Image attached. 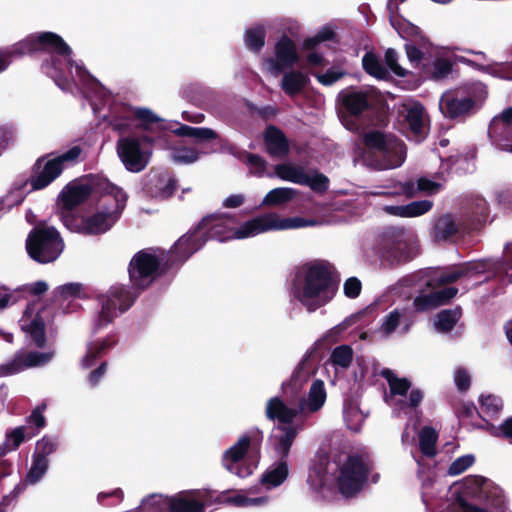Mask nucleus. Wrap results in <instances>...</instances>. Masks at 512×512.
I'll list each match as a JSON object with an SVG mask.
<instances>
[{
    "label": "nucleus",
    "mask_w": 512,
    "mask_h": 512,
    "mask_svg": "<svg viewBox=\"0 0 512 512\" xmlns=\"http://www.w3.org/2000/svg\"><path fill=\"white\" fill-rule=\"evenodd\" d=\"M299 61L296 44L287 36L283 34L275 45V69L281 71L286 68H291Z\"/></svg>",
    "instance_id": "obj_25"
},
{
    "label": "nucleus",
    "mask_w": 512,
    "mask_h": 512,
    "mask_svg": "<svg viewBox=\"0 0 512 512\" xmlns=\"http://www.w3.org/2000/svg\"><path fill=\"white\" fill-rule=\"evenodd\" d=\"M194 234L195 228L180 237L174 246L169 251H166V253L169 254V263L171 267L183 264L189 257L206 244L204 238L197 239Z\"/></svg>",
    "instance_id": "obj_20"
},
{
    "label": "nucleus",
    "mask_w": 512,
    "mask_h": 512,
    "mask_svg": "<svg viewBox=\"0 0 512 512\" xmlns=\"http://www.w3.org/2000/svg\"><path fill=\"white\" fill-rule=\"evenodd\" d=\"M433 207L431 200H418L404 205V218L419 217L429 212Z\"/></svg>",
    "instance_id": "obj_56"
},
{
    "label": "nucleus",
    "mask_w": 512,
    "mask_h": 512,
    "mask_svg": "<svg viewBox=\"0 0 512 512\" xmlns=\"http://www.w3.org/2000/svg\"><path fill=\"white\" fill-rule=\"evenodd\" d=\"M258 489L256 487H251L245 490L236 491L231 496H225V493L222 494V502L226 504H230L236 507H260L265 506L269 502V497L267 496H255Z\"/></svg>",
    "instance_id": "obj_29"
},
{
    "label": "nucleus",
    "mask_w": 512,
    "mask_h": 512,
    "mask_svg": "<svg viewBox=\"0 0 512 512\" xmlns=\"http://www.w3.org/2000/svg\"><path fill=\"white\" fill-rule=\"evenodd\" d=\"M364 148L356 153L367 167L389 170L400 167L406 159L405 144L392 134L371 130L363 134Z\"/></svg>",
    "instance_id": "obj_6"
},
{
    "label": "nucleus",
    "mask_w": 512,
    "mask_h": 512,
    "mask_svg": "<svg viewBox=\"0 0 512 512\" xmlns=\"http://www.w3.org/2000/svg\"><path fill=\"white\" fill-rule=\"evenodd\" d=\"M81 145H73L58 153L37 159L29 178L31 190H41L55 181L64 170L71 168L85 159Z\"/></svg>",
    "instance_id": "obj_8"
},
{
    "label": "nucleus",
    "mask_w": 512,
    "mask_h": 512,
    "mask_svg": "<svg viewBox=\"0 0 512 512\" xmlns=\"http://www.w3.org/2000/svg\"><path fill=\"white\" fill-rule=\"evenodd\" d=\"M461 316L459 309L443 310L439 312L434 321L435 330L438 332H449L453 329Z\"/></svg>",
    "instance_id": "obj_47"
},
{
    "label": "nucleus",
    "mask_w": 512,
    "mask_h": 512,
    "mask_svg": "<svg viewBox=\"0 0 512 512\" xmlns=\"http://www.w3.org/2000/svg\"><path fill=\"white\" fill-rule=\"evenodd\" d=\"M48 468L49 459L37 458L32 456L31 467L28 470L24 481L16 485L11 494L9 495L10 500L12 501L20 493H22L26 489L27 485L37 484L45 476Z\"/></svg>",
    "instance_id": "obj_30"
},
{
    "label": "nucleus",
    "mask_w": 512,
    "mask_h": 512,
    "mask_svg": "<svg viewBox=\"0 0 512 512\" xmlns=\"http://www.w3.org/2000/svg\"><path fill=\"white\" fill-rule=\"evenodd\" d=\"M404 117L408 124V138L421 142L426 137V113L422 104L411 102L403 105Z\"/></svg>",
    "instance_id": "obj_21"
},
{
    "label": "nucleus",
    "mask_w": 512,
    "mask_h": 512,
    "mask_svg": "<svg viewBox=\"0 0 512 512\" xmlns=\"http://www.w3.org/2000/svg\"><path fill=\"white\" fill-rule=\"evenodd\" d=\"M138 121V126L143 130H152L154 126H160L162 119L151 109L145 107H131V113Z\"/></svg>",
    "instance_id": "obj_43"
},
{
    "label": "nucleus",
    "mask_w": 512,
    "mask_h": 512,
    "mask_svg": "<svg viewBox=\"0 0 512 512\" xmlns=\"http://www.w3.org/2000/svg\"><path fill=\"white\" fill-rule=\"evenodd\" d=\"M26 437V427L18 426L13 429H9L5 433V440L0 445V456H4L8 452L15 451Z\"/></svg>",
    "instance_id": "obj_42"
},
{
    "label": "nucleus",
    "mask_w": 512,
    "mask_h": 512,
    "mask_svg": "<svg viewBox=\"0 0 512 512\" xmlns=\"http://www.w3.org/2000/svg\"><path fill=\"white\" fill-rule=\"evenodd\" d=\"M171 505L172 497L151 494L142 500L140 508L147 512H171Z\"/></svg>",
    "instance_id": "obj_45"
},
{
    "label": "nucleus",
    "mask_w": 512,
    "mask_h": 512,
    "mask_svg": "<svg viewBox=\"0 0 512 512\" xmlns=\"http://www.w3.org/2000/svg\"><path fill=\"white\" fill-rule=\"evenodd\" d=\"M439 108L445 117L455 119L470 114L474 102L470 97L460 96L457 92H446L440 98Z\"/></svg>",
    "instance_id": "obj_24"
},
{
    "label": "nucleus",
    "mask_w": 512,
    "mask_h": 512,
    "mask_svg": "<svg viewBox=\"0 0 512 512\" xmlns=\"http://www.w3.org/2000/svg\"><path fill=\"white\" fill-rule=\"evenodd\" d=\"M487 96L486 86L481 82H476L471 84L468 88V96L474 102V107L485 100Z\"/></svg>",
    "instance_id": "obj_63"
},
{
    "label": "nucleus",
    "mask_w": 512,
    "mask_h": 512,
    "mask_svg": "<svg viewBox=\"0 0 512 512\" xmlns=\"http://www.w3.org/2000/svg\"><path fill=\"white\" fill-rule=\"evenodd\" d=\"M204 494L201 491H183L172 497L171 512H203Z\"/></svg>",
    "instance_id": "obj_26"
},
{
    "label": "nucleus",
    "mask_w": 512,
    "mask_h": 512,
    "mask_svg": "<svg viewBox=\"0 0 512 512\" xmlns=\"http://www.w3.org/2000/svg\"><path fill=\"white\" fill-rule=\"evenodd\" d=\"M465 486L469 493L479 499H486L492 483L481 476H471L465 480Z\"/></svg>",
    "instance_id": "obj_49"
},
{
    "label": "nucleus",
    "mask_w": 512,
    "mask_h": 512,
    "mask_svg": "<svg viewBox=\"0 0 512 512\" xmlns=\"http://www.w3.org/2000/svg\"><path fill=\"white\" fill-rule=\"evenodd\" d=\"M458 289L454 287H446L440 290L417 296L413 301L415 311H425L443 305L450 299L455 297Z\"/></svg>",
    "instance_id": "obj_27"
},
{
    "label": "nucleus",
    "mask_w": 512,
    "mask_h": 512,
    "mask_svg": "<svg viewBox=\"0 0 512 512\" xmlns=\"http://www.w3.org/2000/svg\"><path fill=\"white\" fill-rule=\"evenodd\" d=\"M46 311L40 310L36 304L27 306L20 319L22 331L29 337L37 347H43L46 343L45 322L43 314Z\"/></svg>",
    "instance_id": "obj_18"
},
{
    "label": "nucleus",
    "mask_w": 512,
    "mask_h": 512,
    "mask_svg": "<svg viewBox=\"0 0 512 512\" xmlns=\"http://www.w3.org/2000/svg\"><path fill=\"white\" fill-rule=\"evenodd\" d=\"M371 469V461L360 455H342L333 459L318 453L309 467L307 484L321 498H327L334 490L350 498L363 489Z\"/></svg>",
    "instance_id": "obj_1"
},
{
    "label": "nucleus",
    "mask_w": 512,
    "mask_h": 512,
    "mask_svg": "<svg viewBox=\"0 0 512 512\" xmlns=\"http://www.w3.org/2000/svg\"><path fill=\"white\" fill-rule=\"evenodd\" d=\"M308 83V76L301 71H289L283 75L281 88L284 92L293 96L299 93Z\"/></svg>",
    "instance_id": "obj_39"
},
{
    "label": "nucleus",
    "mask_w": 512,
    "mask_h": 512,
    "mask_svg": "<svg viewBox=\"0 0 512 512\" xmlns=\"http://www.w3.org/2000/svg\"><path fill=\"white\" fill-rule=\"evenodd\" d=\"M465 277L462 266L450 268L436 275L431 281L438 284H447L456 282L458 279Z\"/></svg>",
    "instance_id": "obj_58"
},
{
    "label": "nucleus",
    "mask_w": 512,
    "mask_h": 512,
    "mask_svg": "<svg viewBox=\"0 0 512 512\" xmlns=\"http://www.w3.org/2000/svg\"><path fill=\"white\" fill-rule=\"evenodd\" d=\"M38 46L51 54V60L42 64L43 72L62 90H71L73 84L81 87L82 93L91 100L92 109L97 114L100 108L96 100L106 103L110 94L81 62L73 61L70 46L59 34H39Z\"/></svg>",
    "instance_id": "obj_2"
},
{
    "label": "nucleus",
    "mask_w": 512,
    "mask_h": 512,
    "mask_svg": "<svg viewBox=\"0 0 512 512\" xmlns=\"http://www.w3.org/2000/svg\"><path fill=\"white\" fill-rule=\"evenodd\" d=\"M457 232V225L450 215H444L437 219L433 237L436 241H445Z\"/></svg>",
    "instance_id": "obj_46"
},
{
    "label": "nucleus",
    "mask_w": 512,
    "mask_h": 512,
    "mask_svg": "<svg viewBox=\"0 0 512 512\" xmlns=\"http://www.w3.org/2000/svg\"><path fill=\"white\" fill-rule=\"evenodd\" d=\"M357 365H358V371H355V373H354L355 381L369 382L377 375L375 368H373V370L371 372L369 371L368 363L366 360L357 359Z\"/></svg>",
    "instance_id": "obj_61"
},
{
    "label": "nucleus",
    "mask_w": 512,
    "mask_h": 512,
    "mask_svg": "<svg viewBox=\"0 0 512 512\" xmlns=\"http://www.w3.org/2000/svg\"><path fill=\"white\" fill-rule=\"evenodd\" d=\"M152 146L153 139L150 137L121 135L116 142V151L127 171L139 173L148 166L152 158Z\"/></svg>",
    "instance_id": "obj_14"
},
{
    "label": "nucleus",
    "mask_w": 512,
    "mask_h": 512,
    "mask_svg": "<svg viewBox=\"0 0 512 512\" xmlns=\"http://www.w3.org/2000/svg\"><path fill=\"white\" fill-rule=\"evenodd\" d=\"M418 254V245L406 229L390 227L381 240L380 255L389 264H400L412 260Z\"/></svg>",
    "instance_id": "obj_12"
},
{
    "label": "nucleus",
    "mask_w": 512,
    "mask_h": 512,
    "mask_svg": "<svg viewBox=\"0 0 512 512\" xmlns=\"http://www.w3.org/2000/svg\"><path fill=\"white\" fill-rule=\"evenodd\" d=\"M297 195V190L290 187H278L270 190L262 202L261 207L278 206L292 201Z\"/></svg>",
    "instance_id": "obj_40"
},
{
    "label": "nucleus",
    "mask_w": 512,
    "mask_h": 512,
    "mask_svg": "<svg viewBox=\"0 0 512 512\" xmlns=\"http://www.w3.org/2000/svg\"><path fill=\"white\" fill-rule=\"evenodd\" d=\"M379 374L388 383L389 391L384 400L394 413L408 415L422 403L424 391L420 387H414L409 378L400 377L388 368H383Z\"/></svg>",
    "instance_id": "obj_10"
},
{
    "label": "nucleus",
    "mask_w": 512,
    "mask_h": 512,
    "mask_svg": "<svg viewBox=\"0 0 512 512\" xmlns=\"http://www.w3.org/2000/svg\"><path fill=\"white\" fill-rule=\"evenodd\" d=\"M53 357V351L29 352L28 354L20 351L10 362L3 366V372L5 374H15L26 368L42 366L49 363Z\"/></svg>",
    "instance_id": "obj_22"
},
{
    "label": "nucleus",
    "mask_w": 512,
    "mask_h": 512,
    "mask_svg": "<svg viewBox=\"0 0 512 512\" xmlns=\"http://www.w3.org/2000/svg\"><path fill=\"white\" fill-rule=\"evenodd\" d=\"M102 197L97 211L81 220L64 215V226L76 233L85 235H99L107 232L119 220L128 199L122 188L113 183L102 184Z\"/></svg>",
    "instance_id": "obj_5"
},
{
    "label": "nucleus",
    "mask_w": 512,
    "mask_h": 512,
    "mask_svg": "<svg viewBox=\"0 0 512 512\" xmlns=\"http://www.w3.org/2000/svg\"><path fill=\"white\" fill-rule=\"evenodd\" d=\"M135 297L124 285H114L98 296L99 311L92 320V329L96 333L113 322L115 318L128 310Z\"/></svg>",
    "instance_id": "obj_13"
},
{
    "label": "nucleus",
    "mask_w": 512,
    "mask_h": 512,
    "mask_svg": "<svg viewBox=\"0 0 512 512\" xmlns=\"http://www.w3.org/2000/svg\"><path fill=\"white\" fill-rule=\"evenodd\" d=\"M436 441L437 434L433 428L427 426L422 428L419 433V445L424 455L432 457L436 454Z\"/></svg>",
    "instance_id": "obj_50"
},
{
    "label": "nucleus",
    "mask_w": 512,
    "mask_h": 512,
    "mask_svg": "<svg viewBox=\"0 0 512 512\" xmlns=\"http://www.w3.org/2000/svg\"><path fill=\"white\" fill-rule=\"evenodd\" d=\"M112 344L109 338L88 342L86 353L80 362L81 367L84 369L93 367L96 364V360L101 357Z\"/></svg>",
    "instance_id": "obj_36"
},
{
    "label": "nucleus",
    "mask_w": 512,
    "mask_h": 512,
    "mask_svg": "<svg viewBox=\"0 0 512 512\" xmlns=\"http://www.w3.org/2000/svg\"><path fill=\"white\" fill-rule=\"evenodd\" d=\"M265 413L268 419H277L280 423L272 430L270 445L278 458L288 460L293 442L302 429L300 424L293 423L297 411L288 407L279 397H273L267 402Z\"/></svg>",
    "instance_id": "obj_7"
},
{
    "label": "nucleus",
    "mask_w": 512,
    "mask_h": 512,
    "mask_svg": "<svg viewBox=\"0 0 512 512\" xmlns=\"http://www.w3.org/2000/svg\"><path fill=\"white\" fill-rule=\"evenodd\" d=\"M339 96L345 108L354 115L363 112L369 105L366 92L360 90L342 91Z\"/></svg>",
    "instance_id": "obj_35"
},
{
    "label": "nucleus",
    "mask_w": 512,
    "mask_h": 512,
    "mask_svg": "<svg viewBox=\"0 0 512 512\" xmlns=\"http://www.w3.org/2000/svg\"><path fill=\"white\" fill-rule=\"evenodd\" d=\"M337 289L333 266L326 261H314L303 265L295 273L290 295L312 313L331 302Z\"/></svg>",
    "instance_id": "obj_4"
},
{
    "label": "nucleus",
    "mask_w": 512,
    "mask_h": 512,
    "mask_svg": "<svg viewBox=\"0 0 512 512\" xmlns=\"http://www.w3.org/2000/svg\"><path fill=\"white\" fill-rule=\"evenodd\" d=\"M478 402L479 415L486 425L490 424V421L498 419L504 408L502 398L491 393H482L479 396Z\"/></svg>",
    "instance_id": "obj_32"
},
{
    "label": "nucleus",
    "mask_w": 512,
    "mask_h": 512,
    "mask_svg": "<svg viewBox=\"0 0 512 512\" xmlns=\"http://www.w3.org/2000/svg\"><path fill=\"white\" fill-rule=\"evenodd\" d=\"M304 178L306 182L302 185L310 187L313 191L324 192L328 189L329 179L322 173L317 171L306 172Z\"/></svg>",
    "instance_id": "obj_55"
},
{
    "label": "nucleus",
    "mask_w": 512,
    "mask_h": 512,
    "mask_svg": "<svg viewBox=\"0 0 512 512\" xmlns=\"http://www.w3.org/2000/svg\"><path fill=\"white\" fill-rule=\"evenodd\" d=\"M64 248V240L53 226L38 225L30 231L26 239V250L29 257L40 264L56 261L63 253Z\"/></svg>",
    "instance_id": "obj_11"
},
{
    "label": "nucleus",
    "mask_w": 512,
    "mask_h": 512,
    "mask_svg": "<svg viewBox=\"0 0 512 512\" xmlns=\"http://www.w3.org/2000/svg\"><path fill=\"white\" fill-rule=\"evenodd\" d=\"M475 457L472 454L463 455L455 459L448 468L450 476H457L473 465Z\"/></svg>",
    "instance_id": "obj_57"
},
{
    "label": "nucleus",
    "mask_w": 512,
    "mask_h": 512,
    "mask_svg": "<svg viewBox=\"0 0 512 512\" xmlns=\"http://www.w3.org/2000/svg\"><path fill=\"white\" fill-rule=\"evenodd\" d=\"M263 441V432L258 428H251L242 434L238 440L228 448L222 456V464L230 473L245 478L252 473L248 466L242 464L243 459L251 449H259Z\"/></svg>",
    "instance_id": "obj_15"
},
{
    "label": "nucleus",
    "mask_w": 512,
    "mask_h": 512,
    "mask_svg": "<svg viewBox=\"0 0 512 512\" xmlns=\"http://www.w3.org/2000/svg\"><path fill=\"white\" fill-rule=\"evenodd\" d=\"M368 413L360 407V402L356 398H348L343 404V419L347 428L353 432L361 430Z\"/></svg>",
    "instance_id": "obj_31"
},
{
    "label": "nucleus",
    "mask_w": 512,
    "mask_h": 512,
    "mask_svg": "<svg viewBox=\"0 0 512 512\" xmlns=\"http://www.w3.org/2000/svg\"><path fill=\"white\" fill-rule=\"evenodd\" d=\"M442 189V185L438 182L432 181L428 178L421 177L416 183L413 181H407L400 184V189L396 194L404 195L408 198L416 196L419 192L427 194H435Z\"/></svg>",
    "instance_id": "obj_34"
},
{
    "label": "nucleus",
    "mask_w": 512,
    "mask_h": 512,
    "mask_svg": "<svg viewBox=\"0 0 512 512\" xmlns=\"http://www.w3.org/2000/svg\"><path fill=\"white\" fill-rule=\"evenodd\" d=\"M201 152L189 146H174L170 148V159L179 165L193 164L200 159Z\"/></svg>",
    "instance_id": "obj_41"
},
{
    "label": "nucleus",
    "mask_w": 512,
    "mask_h": 512,
    "mask_svg": "<svg viewBox=\"0 0 512 512\" xmlns=\"http://www.w3.org/2000/svg\"><path fill=\"white\" fill-rule=\"evenodd\" d=\"M398 56L394 49H387L385 52V62L388 68L398 76H405V70L397 63Z\"/></svg>",
    "instance_id": "obj_64"
},
{
    "label": "nucleus",
    "mask_w": 512,
    "mask_h": 512,
    "mask_svg": "<svg viewBox=\"0 0 512 512\" xmlns=\"http://www.w3.org/2000/svg\"><path fill=\"white\" fill-rule=\"evenodd\" d=\"M414 323V310L409 306H398L388 312L381 321L379 333L388 337L393 333L404 335Z\"/></svg>",
    "instance_id": "obj_17"
},
{
    "label": "nucleus",
    "mask_w": 512,
    "mask_h": 512,
    "mask_svg": "<svg viewBox=\"0 0 512 512\" xmlns=\"http://www.w3.org/2000/svg\"><path fill=\"white\" fill-rule=\"evenodd\" d=\"M172 268L169 254L161 248H145L138 251L130 260L128 272L134 287L145 289Z\"/></svg>",
    "instance_id": "obj_9"
},
{
    "label": "nucleus",
    "mask_w": 512,
    "mask_h": 512,
    "mask_svg": "<svg viewBox=\"0 0 512 512\" xmlns=\"http://www.w3.org/2000/svg\"><path fill=\"white\" fill-rule=\"evenodd\" d=\"M57 446L58 443L55 437L44 436L42 439L37 441L35 451L32 456L48 459V457L56 451Z\"/></svg>",
    "instance_id": "obj_52"
},
{
    "label": "nucleus",
    "mask_w": 512,
    "mask_h": 512,
    "mask_svg": "<svg viewBox=\"0 0 512 512\" xmlns=\"http://www.w3.org/2000/svg\"><path fill=\"white\" fill-rule=\"evenodd\" d=\"M264 140L266 149L271 156L283 158L288 154V141L285 135L276 127L269 126L266 129Z\"/></svg>",
    "instance_id": "obj_33"
},
{
    "label": "nucleus",
    "mask_w": 512,
    "mask_h": 512,
    "mask_svg": "<svg viewBox=\"0 0 512 512\" xmlns=\"http://www.w3.org/2000/svg\"><path fill=\"white\" fill-rule=\"evenodd\" d=\"M318 222L303 217L283 218L274 212L265 213L249 219L239 226H234L233 217L223 215H209L204 217L195 227V237L208 240L226 242L255 237L269 231H283L316 226Z\"/></svg>",
    "instance_id": "obj_3"
},
{
    "label": "nucleus",
    "mask_w": 512,
    "mask_h": 512,
    "mask_svg": "<svg viewBox=\"0 0 512 512\" xmlns=\"http://www.w3.org/2000/svg\"><path fill=\"white\" fill-rule=\"evenodd\" d=\"M275 175L281 180L292 182L295 184L302 185L306 182L305 169L301 166H297L291 163L277 164L274 167Z\"/></svg>",
    "instance_id": "obj_38"
},
{
    "label": "nucleus",
    "mask_w": 512,
    "mask_h": 512,
    "mask_svg": "<svg viewBox=\"0 0 512 512\" xmlns=\"http://www.w3.org/2000/svg\"><path fill=\"white\" fill-rule=\"evenodd\" d=\"M131 113V108L123 109L119 114L111 116L109 118V123L112 128L121 134L127 132L131 127V120L133 114Z\"/></svg>",
    "instance_id": "obj_54"
},
{
    "label": "nucleus",
    "mask_w": 512,
    "mask_h": 512,
    "mask_svg": "<svg viewBox=\"0 0 512 512\" xmlns=\"http://www.w3.org/2000/svg\"><path fill=\"white\" fill-rule=\"evenodd\" d=\"M354 357L353 349L349 345H340L333 349L330 361L336 369H347Z\"/></svg>",
    "instance_id": "obj_48"
},
{
    "label": "nucleus",
    "mask_w": 512,
    "mask_h": 512,
    "mask_svg": "<svg viewBox=\"0 0 512 512\" xmlns=\"http://www.w3.org/2000/svg\"><path fill=\"white\" fill-rule=\"evenodd\" d=\"M454 382L459 391H466L471 384V377L469 372L462 367L454 370Z\"/></svg>",
    "instance_id": "obj_62"
},
{
    "label": "nucleus",
    "mask_w": 512,
    "mask_h": 512,
    "mask_svg": "<svg viewBox=\"0 0 512 512\" xmlns=\"http://www.w3.org/2000/svg\"><path fill=\"white\" fill-rule=\"evenodd\" d=\"M290 472L287 459L278 458L272 463L261 476V484L266 490H271L282 485L288 478Z\"/></svg>",
    "instance_id": "obj_28"
},
{
    "label": "nucleus",
    "mask_w": 512,
    "mask_h": 512,
    "mask_svg": "<svg viewBox=\"0 0 512 512\" xmlns=\"http://www.w3.org/2000/svg\"><path fill=\"white\" fill-rule=\"evenodd\" d=\"M482 69L494 77L504 80H512V64L496 63L484 66Z\"/></svg>",
    "instance_id": "obj_59"
},
{
    "label": "nucleus",
    "mask_w": 512,
    "mask_h": 512,
    "mask_svg": "<svg viewBox=\"0 0 512 512\" xmlns=\"http://www.w3.org/2000/svg\"><path fill=\"white\" fill-rule=\"evenodd\" d=\"M362 64L365 71L377 79H384L387 76L386 69L381 65L378 58L371 52H367L363 56Z\"/></svg>",
    "instance_id": "obj_51"
},
{
    "label": "nucleus",
    "mask_w": 512,
    "mask_h": 512,
    "mask_svg": "<svg viewBox=\"0 0 512 512\" xmlns=\"http://www.w3.org/2000/svg\"><path fill=\"white\" fill-rule=\"evenodd\" d=\"M312 373L313 367L310 363V354L306 353L294 369L288 384L294 390H299L309 380Z\"/></svg>",
    "instance_id": "obj_37"
},
{
    "label": "nucleus",
    "mask_w": 512,
    "mask_h": 512,
    "mask_svg": "<svg viewBox=\"0 0 512 512\" xmlns=\"http://www.w3.org/2000/svg\"><path fill=\"white\" fill-rule=\"evenodd\" d=\"M488 135L492 144L500 150L511 146L512 108H507L491 120L488 127Z\"/></svg>",
    "instance_id": "obj_19"
},
{
    "label": "nucleus",
    "mask_w": 512,
    "mask_h": 512,
    "mask_svg": "<svg viewBox=\"0 0 512 512\" xmlns=\"http://www.w3.org/2000/svg\"><path fill=\"white\" fill-rule=\"evenodd\" d=\"M485 429L491 436L504 438L512 444V417H508L499 425L487 424Z\"/></svg>",
    "instance_id": "obj_53"
},
{
    "label": "nucleus",
    "mask_w": 512,
    "mask_h": 512,
    "mask_svg": "<svg viewBox=\"0 0 512 512\" xmlns=\"http://www.w3.org/2000/svg\"><path fill=\"white\" fill-rule=\"evenodd\" d=\"M465 277H473L478 274H483L487 271L489 263L486 260L471 261L461 265Z\"/></svg>",
    "instance_id": "obj_60"
},
{
    "label": "nucleus",
    "mask_w": 512,
    "mask_h": 512,
    "mask_svg": "<svg viewBox=\"0 0 512 512\" xmlns=\"http://www.w3.org/2000/svg\"><path fill=\"white\" fill-rule=\"evenodd\" d=\"M327 400V391L325 384L322 380L316 379L311 384L309 391L305 397H302L298 402L297 416H307L317 413L325 405Z\"/></svg>",
    "instance_id": "obj_23"
},
{
    "label": "nucleus",
    "mask_w": 512,
    "mask_h": 512,
    "mask_svg": "<svg viewBox=\"0 0 512 512\" xmlns=\"http://www.w3.org/2000/svg\"><path fill=\"white\" fill-rule=\"evenodd\" d=\"M90 193V186L83 183L72 182L62 189L58 196V206L60 209V219L63 224L64 215H69L73 221L78 219L73 210L83 203Z\"/></svg>",
    "instance_id": "obj_16"
},
{
    "label": "nucleus",
    "mask_w": 512,
    "mask_h": 512,
    "mask_svg": "<svg viewBox=\"0 0 512 512\" xmlns=\"http://www.w3.org/2000/svg\"><path fill=\"white\" fill-rule=\"evenodd\" d=\"M174 133L178 136L193 138L198 141H209L218 137L217 133L211 128L191 127L188 125H180L174 130Z\"/></svg>",
    "instance_id": "obj_44"
}]
</instances>
